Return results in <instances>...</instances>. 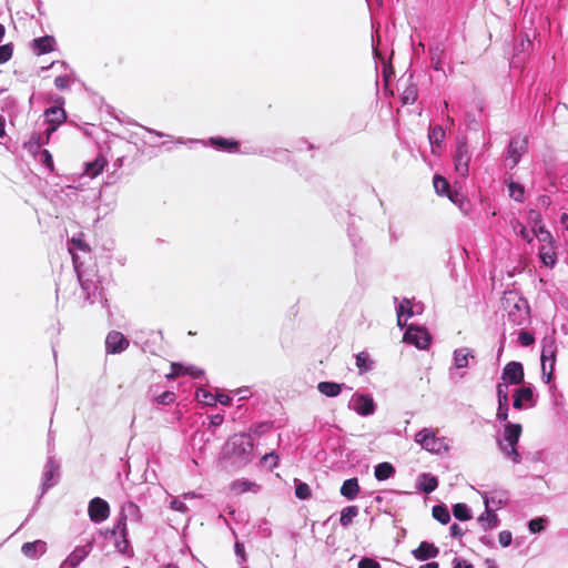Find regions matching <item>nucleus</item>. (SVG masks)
I'll list each match as a JSON object with an SVG mask.
<instances>
[{
  "instance_id": "49",
  "label": "nucleus",
  "mask_w": 568,
  "mask_h": 568,
  "mask_svg": "<svg viewBox=\"0 0 568 568\" xmlns=\"http://www.w3.org/2000/svg\"><path fill=\"white\" fill-rule=\"evenodd\" d=\"M416 99L417 90L414 87H409L403 92L402 100L404 104H413Z\"/></svg>"
},
{
  "instance_id": "8",
  "label": "nucleus",
  "mask_w": 568,
  "mask_h": 568,
  "mask_svg": "<svg viewBox=\"0 0 568 568\" xmlns=\"http://www.w3.org/2000/svg\"><path fill=\"white\" fill-rule=\"evenodd\" d=\"M88 515L91 521L97 524L102 523L110 516V506L104 499L94 497L89 503Z\"/></svg>"
},
{
  "instance_id": "57",
  "label": "nucleus",
  "mask_w": 568,
  "mask_h": 568,
  "mask_svg": "<svg viewBox=\"0 0 568 568\" xmlns=\"http://www.w3.org/2000/svg\"><path fill=\"white\" fill-rule=\"evenodd\" d=\"M183 368L184 365L180 363H172L171 364V373L166 375L168 379H175L180 375H183Z\"/></svg>"
},
{
  "instance_id": "50",
  "label": "nucleus",
  "mask_w": 568,
  "mask_h": 568,
  "mask_svg": "<svg viewBox=\"0 0 568 568\" xmlns=\"http://www.w3.org/2000/svg\"><path fill=\"white\" fill-rule=\"evenodd\" d=\"M517 229H518V234L521 236V239H524L528 243L532 242V239L535 235L534 234L531 235L530 232L526 229V226L523 225L518 221H516L514 224V230L517 231Z\"/></svg>"
},
{
  "instance_id": "52",
  "label": "nucleus",
  "mask_w": 568,
  "mask_h": 568,
  "mask_svg": "<svg viewBox=\"0 0 568 568\" xmlns=\"http://www.w3.org/2000/svg\"><path fill=\"white\" fill-rule=\"evenodd\" d=\"M405 305H409V300H403L396 310L397 311V324L399 327H404V325L406 324V321L408 320V318H406V316H404V306Z\"/></svg>"
},
{
  "instance_id": "46",
  "label": "nucleus",
  "mask_w": 568,
  "mask_h": 568,
  "mask_svg": "<svg viewBox=\"0 0 568 568\" xmlns=\"http://www.w3.org/2000/svg\"><path fill=\"white\" fill-rule=\"evenodd\" d=\"M295 495L298 499H308L311 497L310 486L305 483H298L295 487Z\"/></svg>"
},
{
  "instance_id": "1",
  "label": "nucleus",
  "mask_w": 568,
  "mask_h": 568,
  "mask_svg": "<svg viewBox=\"0 0 568 568\" xmlns=\"http://www.w3.org/2000/svg\"><path fill=\"white\" fill-rule=\"evenodd\" d=\"M74 270L85 298L89 303H95L103 298V280L94 266L83 267L79 255H74Z\"/></svg>"
},
{
  "instance_id": "28",
  "label": "nucleus",
  "mask_w": 568,
  "mask_h": 568,
  "mask_svg": "<svg viewBox=\"0 0 568 568\" xmlns=\"http://www.w3.org/2000/svg\"><path fill=\"white\" fill-rule=\"evenodd\" d=\"M359 493L357 478L346 479L341 487V495L348 500H354Z\"/></svg>"
},
{
  "instance_id": "21",
  "label": "nucleus",
  "mask_w": 568,
  "mask_h": 568,
  "mask_svg": "<svg viewBox=\"0 0 568 568\" xmlns=\"http://www.w3.org/2000/svg\"><path fill=\"white\" fill-rule=\"evenodd\" d=\"M260 489L261 486L258 484L246 478L236 479L230 485V490L235 495H241L244 493L257 494Z\"/></svg>"
},
{
  "instance_id": "39",
  "label": "nucleus",
  "mask_w": 568,
  "mask_h": 568,
  "mask_svg": "<svg viewBox=\"0 0 568 568\" xmlns=\"http://www.w3.org/2000/svg\"><path fill=\"white\" fill-rule=\"evenodd\" d=\"M453 515L458 520H469L471 518L470 509L466 504L458 503L453 507Z\"/></svg>"
},
{
  "instance_id": "18",
  "label": "nucleus",
  "mask_w": 568,
  "mask_h": 568,
  "mask_svg": "<svg viewBox=\"0 0 568 568\" xmlns=\"http://www.w3.org/2000/svg\"><path fill=\"white\" fill-rule=\"evenodd\" d=\"M90 551V544L77 547L61 564L60 568H77L89 556Z\"/></svg>"
},
{
  "instance_id": "64",
  "label": "nucleus",
  "mask_w": 568,
  "mask_h": 568,
  "mask_svg": "<svg viewBox=\"0 0 568 568\" xmlns=\"http://www.w3.org/2000/svg\"><path fill=\"white\" fill-rule=\"evenodd\" d=\"M128 535L120 536L121 539L115 541V548L118 551L125 554L129 548V540L126 538Z\"/></svg>"
},
{
  "instance_id": "20",
  "label": "nucleus",
  "mask_w": 568,
  "mask_h": 568,
  "mask_svg": "<svg viewBox=\"0 0 568 568\" xmlns=\"http://www.w3.org/2000/svg\"><path fill=\"white\" fill-rule=\"evenodd\" d=\"M438 554V547L427 541H422L419 546L412 551L414 558L420 561L428 560L430 558H436Z\"/></svg>"
},
{
  "instance_id": "17",
  "label": "nucleus",
  "mask_w": 568,
  "mask_h": 568,
  "mask_svg": "<svg viewBox=\"0 0 568 568\" xmlns=\"http://www.w3.org/2000/svg\"><path fill=\"white\" fill-rule=\"evenodd\" d=\"M503 381L513 385H518L524 379V367L519 362H510L506 364L501 375Z\"/></svg>"
},
{
  "instance_id": "40",
  "label": "nucleus",
  "mask_w": 568,
  "mask_h": 568,
  "mask_svg": "<svg viewBox=\"0 0 568 568\" xmlns=\"http://www.w3.org/2000/svg\"><path fill=\"white\" fill-rule=\"evenodd\" d=\"M195 396L196 399L204 405L213 406L216 403V396L203 387L196 389Z\"/></svg>"
},
{
  "instance_id": "54",
  "label": "nucleus",
  "mask_w": 568,
  "mask_h": 568,
  "mask_svg": "<svg viewBox=\"0 0 568 568\" xmlns=\"http://www.w3.org/2000/svg\"><path fill=\"white\" fill-rule=\"evenodd\" d=\"M278 456L275 453L265 454L262 458L263 465L270 467L271 469L277 466Z\"/></svg>"
},
{
  "instance_id": "47",
  "label": "nucleus",
  "mask_w": 568,
  "mask_h": 568,
  "mask_svg": "<svg viewBox=\"0 0 568 568\" xmlns=\"http://www.w3.org/2000/svg\"><path fill=\"white\" fill-rule=\"evenodd\" d=\"M497 398L498 404H508V384L506 383H499L497 385Z\"/></svg>"
},
{
  "instance_id": "61",
  "label": "nucleus",
  "mask_w": 568,
  "mask_h": 568,
  "mask_svg": "<svg viewBox=\"0 0 568 568\" xmlns=\"http://www.w3.org/2000/svg\"><path fill=\"white\" fill-rule=\"evenodd\" d=\"M531 47V41L526 37L520 39V43L515 47V52L518 54L519 52L528 51Z\"/></svg>"
},
{
  "instance_id": "22",
  "label": "nucleus",
  "mask_w": 568,
  "mask_h": 568,
  "mask_svg": "<svg viewBox=\"0 0 568 568\" xmlns=\"http://www.w3.org/2000/svg\"><path fill=\"white\" fill-rule=\"evenodd\" d=\"M108 161L103 155H98L95 160L84 163V174L90 179L97 178L105 168Z\"/></svg>"
},
{
  "instance_id": "14",
  "label": "nucleus",
  "mask_w": 568,
  "mask_h": 568,
  "mask_svg": "<svg viewBox=\"0 0 568 568\" xmlns=\"http://www.w3.org/2000/svg\"><path fill=\"white\" fill-rule=\"evenodd\" d=\"M479 494L483 498L485 508L493 509L495 511L500 509L508 500V496L505 490H493L489 493L484 491Z\"/></svg>"
},
{
  "instance_id": "35",
  "label": "nucleus",
  "mask_w": 568,
  "mask_h": 568,
  "mask_svg": "<svg viewBox=\"0 0 568 568\" xmlns=\"http://www.w3.org/2000/svg\"><path fill=\"white\" fill-rule=\"evenodd\" d=\"M358 515V507L347 506L342 509L339 523L343 527H347L352 524L353 519Z\"/></svg>"
},
{
  "instance_id": "33",
  "label": "nucleus",
  "mask_w": 568,
  "mask_h": 568,
  "mask_svg": "<svg viewBox=\"0 0 568 568\" xmlns=\"http://www.w3.org/2000/svg\"><path fill=\"white\" fill-rule=\"evenodd\" d=\"M445 130L440 125H435L428 130V140L433 145V153H435L434 146H440L445 140Z\"/></svg>"
},
{
  "instance_id": "42",
  "label": "nucleus",
  "mask_w": 568,
  "mask_h": 568,
  "mask_svg": "<svg viewBox=\"0 0 568 568\" xmlns=\"http://www.w3.org/2000/svg\"><path fill=\"white\" fill-rule=\"evenodd\" d=\"M68 250H69L70 254L72 255V262L74 263V255H78L75 253V251L78 250V251H82V252H88V246L81 239L72 237L69 243Z\"/></svg>"
},
{
  "instance_id": "38",
  "label": "nucleus",
  "mask_w": 568,
  "mask_h": 568,
  "mask_svg": "<svg viewBox=\"0 0 568 568\" xmlns=\"http://www.w3.org/2000/svg\"><path fill=\"white\" fill-rule=\"evenodd\" d=\"M356 366L361 373L368 372L373 368V361L367 353L361 352L356 355Z\"/></svg>"
},
{
  "instance_id": "45",
  "label": "nucleus",
  "mask_w": 568,
  "mask_h": 568,
  "mask_svg": "<svg viewBox=\"0 0 568 568\" xmlns=\"http://www.w3.org/2000/svg\"><path fill=\"white\" fill-rule=\"evenodd\" d=\"M51 135H49V131L45 130V141H42V134L33 133L29 140L30 146L40 148L41 145L48 144Z\"/></svg>"
},
{
  "instance_id": "55",
  "label": "nucleus",
  "mask_w": 568,
  "mask_h": 568,
  "mask_svg": "<svg viewBox=\"0 0 568 568\" xmlns=\"http://www.w3.org/2000/svg\"><path fill=\"white\" fill-rule=\"evenodd\" d=\"M528 221H529V223L531 224L532 230H534V229H537L539 225H542V224H541V221H542L541 215H540V213H539L538 211H536V210H530V211L528 212Z\"/></svg>"
},
{
  "instance_id": "59",
  "label": "nucleus",
  "mask_w": 568,
  "mask_h": 568,
  "mask_svg": "<svg viewBox=\"0 0 568 568\" xmlns=\"http://www.w3.org/2000/svg\"><path fill=\"white\" fill-rule=\"evenodd\" d=\"M358 568H381V565L378 561L372 559V558H362L358 562Z\"/></svg>"
},
{
  "instance_id": "27",
  "label": "nucleus",
  "mask_w": 568,
  "mask_h": 568,
  "mask_svg": "<svg viewBox=\"0 0 568 568\" xmlns=\"http://www.w3.org/2000/svg\"><path fill=\"white\" fill-rule=\"evenodd\" d=\"M55 40L51 36L40 37L33 40V50L37 54H44L54 49Z\"/></svg>"
},
{
  "instance_id": "48",
  "label": "nucleus",
  "mask_w": 568,
  "mask_h": 568,
  "mask_svg": "<svg viewBox=\"0 0 568 568\" xmlns=\"http://www.w3.org/2000/svg\"><path fill=\"white\" fill-rule=\"evenodd\" d=\"M13 53V47L11 43L0 45V64L8 62Z\"/></svg>"
},
{
  "instance_id": "53",
  "label": "nucleus",
  "mask_w": 568,
  "mask_h": 568,
  "mask_svg": "<svg viewBox=\"0 0 568 568\" xmlns=\"http://www.w3.org/2000/svg\"><path fill=\"white\" fill-rule=\"evenodd\" d=\"M183 375H190L194 378H200L204 375V371L194 365H184Z\"/></svg>"
},
{
  "instance_id": "32",
  "label": "nucleus",
  "mask_w": 568,
  "mask_h": 568,
  "mask_svg": "<svg viewBox=\"0 0 568 568\" xmlns=\"http://www.w3.org/2000/svg\"><path fill=\"white\" fill-rule=\"evenodd\" d=\"M395 474V468L389 463H379L374 468V476L377 480H386Z\"/></svg>"
},
{
  "instance_id": "6",
  "label": "nucleus",
  "mask_w": 568,
  "mask_h": 568,
  "mask_svg": "<svg viewBox=\"0 0 568 568\" xmlns=\"http://www.w3.org/2000/svg\"><path fill=\"white\" fill-rule=\"evenodd\" d=\"M348 408L359 416H371L376 410V404L372 395L355 393L348 402Z\"/></svg>"
},
{
  "instance_id": "3",
  "label": "nucleus",
  "mask_w": 568,
  "mask_h": 568,
  "mask_svg": "<svg viewBox=\"0 0 568 568\" xmlns=\"http://www.w3.org/2000/svg\"><path fill=\"white\" fill-rule=\"evenodd\" d=\"M521 432L523 428L520 424L506 423L504 426L503 437L498 439L499 449L504 453L506 457L510 458L515 464L521 462V456L516 448Z\"/></svg>"
},
{
  "instance_id": "26",
  "label": "nucleus",
  "mask_w": 568,
  "mask_h": 568,
  "mask_svg": "<svg viewBox=\"0 0 568 568\" xmlns=\"http://www.w3.org/2000/svg\"><path fill=\"white\" fill-rule=\"evenodd\" d=\"M477 521L484 530L496 528L499 525L496 511L487 508H485V511L477 518Z\"/></svg>"
},
{
  "instance_id": "37",
  "label": "nucleus",
  "mask_w": 568,
  "mask_h": 568,
  "mask_svg": "<svg viewBox=\"0 0 568 568\" xmlns=\"http://www.w3.org/2000/svg\"><path fill=\"white\" fill-rule=\"evenodd\" d=\"M433 517L443 525L450 520V514L445 505H436L433 507Z\"/></svg>"
},
{
  "instance_id": "4",
  "label": "nucleus",
  "mask_w": 568,
  "mask_h": 568,
  "mask_svg": "<svg viewBox=\"0 0 568 568\" xmlns=\"http://www.w3.org/2000/svg\"><path fill=\"white\" fill-rule=\"evenodd\" d=\"M415 442L422 446L423 449L433 453L442 454L449 450V443L446 437H438L437 432L433 428H423L415 435Z\"/></svg>"
},
{
  "instance_id": "7",
  "label": "nucleus",
  "mask_w": 568,
  "mask_h": 568,
  "mask_svg": "<svg viewBox=\"0 0 568 568\" xmlns=\"http://www.w3.org/2000/svg\"><path fill=\"white\" fill-rule=\"evenodd\" d=\"M556 363V344L552 339H545L541 349V369L546 383L551 381Z\"/></svg>"
},
{
  "instance_id": "51",
  "label": "nucleus",
  "mask_w": 568,
  "mask_h": 568,
  "mask_svg": "<svg viewBox=\"0 0 568 568\" xmlns=\"http://www.w3.org/2000/svg\"><path fill=\"white\" fill-rule=\"evenodd\" d=\"M72 83V79L70 75L68 74H64V75H59L54 79V85L59 89V90H65V89H69L70 85Z\"/></svg>"
},
{
  "instance_id": "41",
  "label": "nucleus",
  "mask_w": 568,
  "mask_h": 568,
  "mask_svg": "<svg viewBox=\"0 0 568 568\" xmlns=\"http://www.w3.org/2000/svg\"><path fill=\"white\" fill-rule=\"evenodd\" d=\"M532 233L542 243L541 245H552V235L544 225L534 229Z\"/></svg>"
},
{
  "instance_id": "9",
  "label": "nucleus",
  "mask_w": 568,
  "mask_h": 568,
  "mask_svg": "<svg viewBox=\"0 0 568 568\" xmlns=\"http://www.w3.org/2000/svg\"><path fill=\"white\" fill-rule=\"evenodd\" d=\"M404 341L417 348L425 349L430 343V335L425 328L412 325L406 329Z\"/></svg>"
},
{
  "instance_id": "2",
  "label": "nucleus",
  "mask_w": 568,
  "mask_h": 568,
  "mask_svg": "<svg viewBox=\"0 0 568 568\" xmlns=\"http://www.w3.org/2000/svg\"><path fill=\"white\" fill-rule=\"evenodd\" d=\"M253 448V438L245 433L233 435L225 444L226 455L242 465L251 462Z\"/></svg>"
},
{
  "instance_id": "63",
  "label": "nucleus",
  "mask_w": 568,
  "mask_h": 568,
  "mask_svg": "<svg viewBox=\"0 0 568 568\" xmlns=\"http://www.w3.org/2000/svg\"><path fill=\"white\" fill-rule=\"evenodd\" d=\"M542 521L541 518L531 519L528 524L529 530L534 534L541 531L544 529Z\"/></svg>"
},
{
  "instance_id": "43",
  "label": "nucleus",
  "mask_w": 568,
  "mask_h": 568,
  "mask_svg": "<svg viewBox=\"0 0 568 568\" xmlns=\"http://www.w3.org/2000/svg\"><path fill=\"white\" fill-rule=\"evenodd\" d=\"M509 195L517 202L524 201L525 190L524 186L519 183L510 182L508 185Z\"/></svg>"
},
{
  "instance_id": "29",
  "label": "nucleus",
  "mask_w": 568,
  "mask_h": 568,
  "mask_svg": "<svg viewBox=\"0 0 568 568\" xmlns=\"http://www.w3.org/2000/svg\"><path fill=\"white\" fill-rule=\"evenodd\" d=\"M207 143L212 146L219 148L229 152H236L239 148L237 141L233 139H225L221 136L210 138Z\"/></svg>"
},
{
  "instance_id": "16",
  "label": "nucleus",
  "mask_w": 568,
  "mask_h": 568,
  "mask_svg": "<svg viewBox=\"0 0 568 568\" xmlns=\"http://www.w3.org/2000/svg\"><path fill=\"white\" fill-rule=\"evenodd\" d=\"M58 476L59 464L53 459V457H49L44 466L43 479L41 485L42 494H44L49 488L57 484Z\"/></svg>"
},
{
  "instance_id": "19",
  "label": "nucleus",
  "mask_w": 568,
  "mask_h": 568,
  "mask_svg": "<svg viewBox=\"0 0 568 568\" xmlns=\"http://www.w3.org/2000/svg\"><path fill=\"white\" fill-rule=\"evenodd\" d=\"M475 359V352L466 346L456 348L453 352V365L456 369H463L469 366L470 361Z\"/></svg>"
},
{
  "instance_id": "25",
  "label": "nucleus",
  "mask_w": 568,
  "mask_h": 568,
  "mask_svg": "<svg viewBox=\"0 0 568 568\" xmlns=\"http://www.w3.org/2000/svg\"><path fill=\"white\" fill-rule=\"evenodd\" d=\"M438 487V479L428 474L423 473L417 477V488L426 494L433 493Z\"/></svg>"
},
{
  "instance_id": "36",
  "label": "nucleus",
  "mask_w": 568,
  "mask_h": 568,
  "mask_svg": "<svg viewBox=\"0 0 568 568\" xmlns=\"http://www.w3.org/2000/svg\"><path fill=\"white\" fill-rule=\"evenodd\" d=\"M434 187L437 194L447 195L450 200L454 201L452 194L449 193V183L445 178L436 175L434 178Z\"/></svg>"
},
{
  "instance_id": "44",
  "label": "nucleus",
  "mask_w": 568,
  "mask_h": 568,
  "mask_svg": "<svg viewBox=\"0 0 568 568\" xmlns=\"http://www.w3.org/2000/svg\"><path fill=\"white\" fill-rule=\"evenodd\" d=\"M128 520L129 519L126 517H124V515L120 511L118 523H116L115 527L111 530V535L112 536H116L118 534L120 536L128 535V530H126V521Z\"/></svg>"
},
{
  "instance_id": "10",
  "label": "nucleus",
  "mask_w": 568,
  "mask_h": 568,
  "mask_svg": "<svg viewBox=\"0 0 568 568\" xmlns=\"http://www.w3.org/2000/svg\"><path fill=\"white\" fill-rule=\"evenodd\" d=\"M508 320L514 325L521 326L529 320V307L527 301L518 298L508 311Z\"/></svg>"
},
{
  "instance_id": "23",
  "label": "nucleus",
  "mask_w": 568,
  "mask_h": 568,
  "mask_svg": "<svg viewBox=\"0 0 568 568\" xmlns=\"http://www.w3.org/2000/svg\"><path fill=\"white\" fill-rule=\"evenodd\" d=\"M430 63L434 70L444 72L445 49L442 44L429 47Z\"/></svg>"
},
{
  "instance_id": "15",
  "label": "nucleus",
  "mask_w": 568,
  "mask_h": 568,
  "mask_svg": "<svg viewBox=\"0 0 568 568\" xmlns=\"http://www.w3.org/2000/svg\"><path fill=\"white\" fill-rule=\"evenodd\" d=\"M535 405V394L531 386H523L516 389L514 394L513 406L516 409L532 407Z\"/></svg>"
},
{
  "instance_id": "11",
  "label": "nucleus",
  "mask_w": 568,
  "mask_h": 568,
  "mask_svg": "<svg viewBox=\"0 0 568 568\" xmlns=\"http://www.w3.org/2000/svg\"><path fill=\"white\" fill-rule=\"evenodd\" d=\"M526 151V140L514 138L508 146L506 164L509 169H514L520 161L521 155Z\"/></svg>"
},
{
  "instance_id": "30",
  "label": "nucleus",
  "mask_w": 568,
  "mask_h": 568,
  "mask_svg": "<svg viewBox=\"0 0 568 568\" xmlns=\"http://www.w3.org/2000/svg\"><path fill=\"white\" fill-rule=\"evenodd\" d=\"M344 384L334 383V382H320L317 384V389L321 394L327 397H336L341 394Z\"/></svg>"
},
{
  "instance_id": "31",
  "label": "nucleus",
  "mask_w": 568,
  "mask_h": 568,
  "mask_svg": "<svg viewBox=\"0 0 568 568\" xmlns=\"http://www.w3.org/2000/svg\"><path fill=\"white\" fill-rule=\"evenodd\" d=\"M539 257L545 266L552 267L557 262V255L552 245H541Z\"/></svg>"
},
{
  "instance_id": "34",
  "label": "nucleus",
  "mask_w": 568,
  "mask_h": 568,
  "mask_svg": "<svg viewBox=\"0 0 568 568\" xmlns=\"http://www.w3.org/2000/svg\"><path fill=\"white\" fill-rule=\"evenodd\" d=\"M121 513L126 517L130 521H138L141 517L140 508L133 501H126L121 507Z\"/></svg>"
},
{
  "instance_id": "12",
  "label": "nucleus",
  "mask_w": 568,
  "mask_h": 568,
  "mask_svg": "<svg viewBox=\"0 0 568 568\" xmlns=\"http://www.w3.org/2000/svg\"><path fill=\"white\" fill-rule=\"evenodd\" d=\"M45 121L49 124L47 130L52 135L57 129L67 120V113L62 106H51L44 111Z\"/></svg>"
},
{
  "instance_id": "58",
  "label": "nucleus",
  "mask_w": 568,
  "mask_h": 568,
  "mask_svg": "<svg viewBox=\"0 0 568 568\" xmlns=\"http://www.w3.org/2000/svg\"><path fill=\"white\" fill-rule=\"evenodd\" d=\"M513 535L509 530H503L498 535V541L503 547H508L511 544Z\"/></svg>"
},
{
  "instance_id": "5",
  "label": "nucleus",
  "mask_w": 568,
  "mask_h": 568,
  "mask_svg": "<svg viewBox=\"0 0 568 568\" xmlns=\"http://www.w3.org/2000/svg\"><path fill=\"white\" fill-rule=\"evenodd\" d=\"M470 159L471 154L466 140L459 139L454 154V164L455 171L464 179L468 175Z\"/></svg>"
},
{
  "instance_id": "56",
  "label": "nucleus",
  "mask_w": 568,
  "mask_h": 568,
  "mask_svg": "<svg viewBox=\"0 0 568 568\" xmlns=\"http://www.w3.org/2000/svg\"><path fill=\"white\" fill-rule=\"evenodd\" d=\"M175 400V394L173 392H164L156 397V403L161 405H169Z\"/></svg>"
},
{
  "instance_id": "24",
  "label": "nucleus",
  "mask_w": 568,
  "mask_h": 568,
  "mask_svg": "<svg viewBox=\"0 0 568 568\" xmlns=\"http://www.w3.org/2000/svg\"><path fill=\"white\" fill-rule=\"evenodd\" d=\"M45 549H47V544L42 540L26 542L21 547L22 554L28 558H37L40 555L44 554Z\"/></svg>"
},
{
  "instance_id": "13",
  "label": "nucleus",
  "mask_w": 568,
  "mask_h": 568,
  "mask_svg": "<svg viewBox=\"0 0 568 568\" xmlns=\"http://www.w3.org/2000/svg\"><path fill=\"white\" fill-rule=\"evenodd\" d=\"M129 346L128 338L120 332L112 331L105 338V349L110 354H119L125 351Z\"/></svg>"
},
{
  "instance_id": "62",
  "label": "nucleus",
  "mask_w": 568,
  "mask_h": 568,
  "mask_svg": "<svg viewBox=\"0 0 568 568\" xmlns=\"http://www.w3.org/2000/svg\"><path fill=\"white\" fill-rule=\"evenodd\" d=\"M497 419L499 422H507V418H508V404H498V409H497Z\"/></svg>"
},
{
  "instance_id": "60",
  "label": "nucleus",
  "mask_w": 568,
  "mask_h": 568,
  "mask_svg": "<svg viewBox=\"0 0 568 568\" xmlns=\"http://www.w3.org/2000/svg\"><path fill=\"white\" fill-rule=\"evenodd\" d=\"M170 506L172 509L180 513H186L189 510L187 506L180 498H173Z\"/></svg>"
}]
</instances>
